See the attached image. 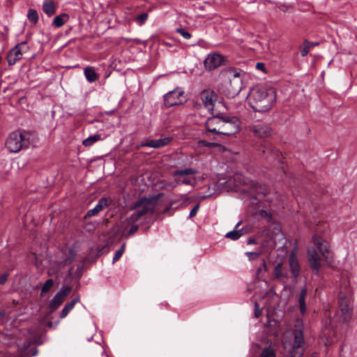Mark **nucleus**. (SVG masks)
<instances>
[{"label": "nucleus", "instance_id": "obj_23", "mask_svg": "<svg viewBox=\"0 0 357 357\" xmlns=\"http://www.w3.org/2000/svg\"><path fill=\"white\" fill-rule=\"evenodd\" d=\"M84 73L86 80L90 83L96 82L99 77L93 67L88 66L85 68Z\"/></svg>", "mask_w": 357, "mask_h": 357}, {"label": "nucleus", "instance_id": "obj_53", "mask_svg": "<svg viewBox=\"0 0 357 357\" xmlns=\"http://www.w3.org/2000/svg\"><path fill=\"white\" fill-rule=\"evenodd\" d=\"M248 244H257V241L254 238H250L248 240Z\"/></svg>", "mask_w": 357, "mask_h": 357}, {"label": "nucleus", "instance_id": "obj_48", "mask_svg": "<svg viewBox=\"0 0 357 357\" xmlns=\"http://www.w3.org/2000/svg\"><path fill=\"white\" fill-rule=\"evenodd\" d=\"M139 229V226L137 225H132L128 231V236H131L134 234Z\"/></svg>", "mask_w": 357, "mask_h": 357}, {"label": "nucleus", "instance_id": "obj_9", "mask_svg": "<svg viewBox=\"0 0 357 357\" xmlns=\"http://www.w3.org/2000/svg\"><path fill=\"white\" fill-rule=\"evenodd\" d=\"M224 57L218 53H211L204 61L205 68L213 70L223 65Z\"/></svg>", "mask_w": 357, "mask_h": 357}, {"label": "nucleus", "instance_id": "obj_12", "mask_svg": "<svg viewBox=\"0 0 357 357\" xmlns=\"http://www.w3.org/2000/svg\"><path fill=\"white\" fill-rule=\"evenodd\" d=\"M250 131H251L255 136L257 137H267L271 135L272 130L271 128L263 123H257L250 126Z\"/></svg>", "mask_w": 357, "mask_h": 357}, {"label": "nucleus", "instance_id": "obj_31", "mask_svg": "<svg viewBox=\"0 0 357 357\" xmlns=\"http://www.w3.org/2000/svg\"><path fill=\"white\" fill-rule=\"evenodd\" d=\"M260 357H275V351L270 346L267 347L263 349Z\"/></svg>", "mask_w": 357, "mask_h": 357}, {"label": "nucleus", "instance_id": "obj_41", "mask_svg": "<svg viewBox=\"0 0 357 357\" xmlns=\"http://www.w3.org/2000/svg\"><path fill=\"white\" fill-rule=\"evenodd\" d=\"M310 46H307L306 44H303V46L300 47L301 54L302 56H306L310 51Z\"/></svg>", "mask_w": 357, "mask_h": 357}, {"label": "nucleus", "instance_id": "obj_55", "mask_svg": "<svg viewBox=\"0 0 357 357\" xmlns=\"http://www.w3.org/2000/svg\"><path fill=\"white\" fill-rule=\"evenodd\" d=\"M52 326H53V323H52V321H48V322L47 323V327H49V328H52Z\"/></svg>", "mask_w": 357, "mask_h": 357}, {"label": "nucleus", "instance_id": "obj_43", "mask_svg": "<svg viewBox=\"0 0 357 357\" xmlns=\"http://www.w3.org/2000/svg\"><path fill=\"white\" fill-rule=\"evenodd\" d=\"M261 313H262L261 309L259 307V305L257 303V302H255V313H254L255 317L257 319L259 318L261 316Z\"/></svg>", "mask_w": 357, "mask_h": 357}, {"label": "nucleus", "instance_id": "obj_11", "mask_svg": "<svg viewBox=\"0 0 357 357\" xmlns=\"http://www.w3.org/2000/svg\"><path fill=\"white\" fill-rule=\"evenodd\" d=\"M201 100L205 107L210 112L216 111L214 109V102L216 101L218 96L216 93L211 90H203L200 94Z\"/></svg>", "mask_w": 357, "mask_h": 357}, {"label": "nucleus", "instance_id": "obj_45", "mask_svg": "<svg viewBox=\"0 0 357 357\" xmlns=\"http://www.w3.org/2000/svg\"><path fill=\"white\" fill-rule=\"evenodd\" d=\"M199 208V204H197L190 211L189 218H192L196 215Z\"/></svg>", "mask_w": 357, "mask_h": 357}, {"label": "nucleus", "instance_id": "obj_30", "mask_svg": "<svg viewBox=\"0 0 357 357\" xmlns=\"http://www.w3.org/2000/svg\"><path fill=\"white\" fill-rule=\"evenodd\" d=\"M27 17L31 22H38V12L32 8H30L27 13Z\"/></svg>", "mask_w": 357, "mask_h": 357}, {"label": "nucleus", "instance_id": "obj_35", "mask_svg": "<svg viewBox=\"0 0 357 357\" xmlns=\"http://www.w3.org/2000/svg\"><path fill=\"white\" fill-rule=\"evenodd\" d=\"M125 244L123 243L121 247L116 251L114 257H113V259H112V261L113 263L116 262V261H118L122 256V255L123 254L124 252V250H125Z\"/></svg>", "mask_w": 357, "mask_h": 357}, {"label": "nucleus", "instance_id": "obj_13", "mask_svg": "<svg viewBox=\"0 0 357 357\" xmlns=\"http://www.w3.org/2000/svg\"><path fill=\"white\" fill-rule=\"evenodd\" d=\"M111 204V201L109 199L106 197H101L98 204L95 206V207L92 209L89 210L86 215H84V218H90L94 215H98L100 212L102 211L105 208H107Z\"/></svg>", "mask_w": 357, "mask_h": 357}, {"label": "nucleus", "instance_id": "obj_24", "mask_svg": "<svg viewBox=\"0 0 357 357\" xmlns=\"http://www.w3.org/2000/svg\"><path fill=\"white\" fill-rule=\"evenodd\" d=\"M262 152L266 158L269 160H275L280 155L279 150L272 146H268V147L265 148Z\"/></svg>", "mask_w": 357, "mask_h": 357}, {"label": "nucleus", "instance_id": "obj_37", "mask_svg": "<svg viewBox=\"0 0 357 357\" xmlns=\"http://www.w3.org/2000/svg\"><path fill=\"white\" fill-rule=\"evenodd\" d=\"M70 291L71 287L63 286L61 288V289L57 292V294L65 299V297L70 293Z\"/></svg>", "mask_w": 357, "mask_h": 357}, {"label": "nucleus", "instance_id": "obj_32", "mask_svg": "<svg viewBox=\"0 0 357 357\" xmlns=\"http://www.w3.org/2000/svg\"><path fill=\"white\" fill-rule=\"evenodd\" d=\"M198 147H208V148H215L219 146V144L216 142H208L206 140L202 139L197 142Z\"/></svg>", "mask_w": 357, "mask_h": 357}, {"label": "nucleus", "instance_id": "obj_16", "mask_svg": "<svg viewBox=\"0 0 357 357\" xmlns=\"http://www.w3.org/2000/svg\"><path fill=\"white\" fill-rule=\"evenodd\" d=\"M273 273V278L277 280L287 279L289 278V270L287 267L283 266L282 262L275 265Z\"/></svg>", "mask_w": 357, "mask_h": 357}, {"label": "nucleus", "instance_id": "obj_29", "mask_svg": "<svg viewBox=\"0 0 357 357\" xmlns=\"http://www.w3.org/2000/svg\"><path fill=\"white\" fill-rule=\"evenodd\" d=\"M172 141L171 137H164L155 139V149L163 147L167 145Z\"/></svg>", "mask_w": 357, "mask_h": 357}, {"label": "nucleus", "instance_id": "obj_42", "mask_svg": "<svg viewBox=\"0 0 357 357\" xmlns=\"http://www.w3.org/2000/svg\"><path fill=\"white\" fill-rule=\"evenodd\" d=\"M76 253L73 250H70L68 252V256L66 259V263H71L75 258Z\"/></svg>", "mask_w": 357, "mask_h": 357}, {"label": "nucleus", "instance_id": "obj_19", "mask_svg": "<svg viewBox=\"0 0 357 357\" xmlns=\"http://www.w3.org/2000/svg\"><path fill=\"white\" fill-rule=\"evenodd\" d=\"M56 5L52 0H45L43 3V10L48 16L52 17L56 13Z\"/></svg>", "mask_w": 357, "mask_h": 357}, {"label": "nucleus", "instance_id": "obj_15", "mask_svg": "<svg viewBox=\"0 0 357 357\" xmlns=\"http://www.w3.org/2000/svg\"><path fill=\"white\" fill-rule=\"evenodd\" d=\"M289 266L294 279L296 280L300 275L301 268L296 256L293 253L289 257Z\"/></svg>", "mask_w": 357, "mask_h": 357}, {"label": "nucleus", "instance_id": "obj_39", "mask_svg": "<svg viewBox=\"0 0 357 357\" xmlns=\"http://www.w3.org/2000/svg\"><path fill=\"white\" fill-rule=\"evenodd\" d=\"M16 47L19 48L20 52L24 54L29 51V47L26 42H22L16 45Z\"/></svg>", "mask_w": 357, "mask_h": 357}, {"label": "nucleus", "instance_id": "obj_10", "mask_svg": "<svg viewBox=\"0 0 357 357\" xmlns=\"http://www.w3.org/2000/svg\"><path fill=\"white\" fill-rule=\"evenodd\" d=\"M307 260L313 273L318 275L321 267V257L315 249L307 250Z\"/></svg>", "mask_w": 357, "mask_h": 357}, {"label": "nucleus", "instance_id": "obj_44", "mask_svg": "<svg viewBox=\"0 0 357 357\" xmlns=\"http://www.w3.org/2000/svg\"><path fill=\"white\" fill-rule=\"evenodd\" d=\"M267 271V267H266V261L264 259H262L261 260V266L258 268L257 271V273L258 274L261 273V272H266Z\"/></svg>", "mask_w": 357, "mask_h": 357}, {"label": "nucleus", "instance_id": "obj_17", "mask_svg": "<svg viewBox=\"0 0 357 357\" xmlns=\"http://www.w3.org/2000/svg\"><path fill=\"white\" fill-rule=\"evenodd\" d=\"M23 54L16 45L12 48L7 54V61L9 66H13L22 58Z\"/></svg>", "mask_w": 357, "mask_h": 357}, {"label": "nucleus", "instance_id": "obj_34", "mask_svg": "<svg viewBox=\"0 0 357 357\" xmlns=\"http://www.w3.org/2000/svg\"><path fill=\"white\" fill-rule=\"evenodd\" d=\"M69 20V15L66 13H62L61 15H56L52 22H66Z\"/></svg>", "mask_w": 357, "mask_h": 357}, {"label": "nucleus", "instance_id": "obj_20", "mask_svg": "<svg viewBox=\"0 0 357 357\" xmlns=\"http://www.w3.org/2000/svg\"><path fill=\"white\" fill-rule=\"evenodd\" d=\"M241 221L238 222L236 226L235 229L232 231L227 232L225 235V237L227 238H230L233 241L238 240L240 237H241L244 232L243 228L238 229L237 228L241 225Z\"/></svg>", "mask_w": 357, "mask_h": 357}, {"label": "nucleus", "instance_id": "obj_40", "mask_svg": "<svg viewBox=\"0 0 357 357\" xmlns=\"http://www.w3.org/2000/svg\"><path fill=\"white\" fill-rule=\"evenodd\" d=\"M148 18L147 13H142L135 17V20L137 22H144Z\"/></svg>", "mask_w": 357, "mask_h": 357}, {"label": "nucleus", "instance_id": "obj_36", "mask_svg": "<svg viewBox=\"0 0 357 357\" xmlns=\"http://www.w3.org/2000/svg\"><path fill=\"white\" fill-rule=\"evenodd\" d=\"M176 32L181 34L185 39H190L191 38L190 33L185 28L180 27L176 29Z\"/></svg>", "mask_w": 357, "mask_h": 357}, {"label": "nucleus", "instance_id": "obj_46", "mask_svg": "<svg viewBox=\"0 0 357 357\" xmlns=\"http://www.w3.org/2000/svg\"><path fill=\"white\" fill-rule=\"evenodd\" d=\"M246 255L248 257L249 260H254L259 257V254L255 252H247Z\"/></svg>", "mask_w": 357, "mask_h": 357}, {"label": "nucleus", "instance_id": "obj_21", "mask_svg": "<svg viewBox=\"0 0 357 357\" xmlns=\"http://www.w3.org/2000/svg\"><path fill=\"white\" fill-rule=\"evenodd\" d=\"M230 84L231 86L234 85V86H233V93L236 95L238 94L242 89L243 84L239 73L234 74L233 79H230Z\"/></svg>", "mask_w": 357, "mask_h": 357}, {"label": "nucleus", "instance_id": "obj_18", "mask_svg": "<svg viewBox=\"0 0 357 357\" xmlns=\"http://www.w3.org/2000/svg\"><path fill=\"white\" fill-rule=\"evenodd\" d=\"M80 302V296H77L74 298L70 302H68L65 304L63 308L60 312L59 317L61 319L65 318L68 313L73 309L75 304Z\"/></svg>", "mask_w": 357, "mask_h": 357}, {"label": "nucleus", "instance_id": "obj_47", "mask_svg": "<svg viewBox=\"0 0 357 357\" xmlns=\"http://www.w3.org/2000/svg\"><path fill=\"white\" fill-rule=\"evenodd\" d=\"M9 275V273H4L3 274H0V284H4L8 280V278Z\"/></svg>", "mask_w": 357, "mask_h": 357}, {"label": "nucleus", "instance_id": "obj_1", "mask_svg": "<svg viewBox=\"0 0 357 357\" xmlns=\"http://www.w3.org/2000/svg\"><path fill=\"white\" fill-rule=\"evenodd\" d=\"M248 102L256 112H266L273 106L276 100V92L271 88L257 85L252 88L248 95Z\"/></svg>", "mask_w": 357, "mask_h": 357}, {"label": "nucleus", "instance_id": "obj_33", "mask_svg": "<svg viewBox=\"0 0 357 357\" xmlns=\"http://www.w3.org/2000/svg\"><path fill=\"white\" fill-rule=\"evenodd\" d=\"M54 284V280L52 279H48L45 281L44 283L42 289H41V295L43 294H45L50 291V289L52 288V287Z\"/></svg>", "mask_w": 357, "mask_h": 357}, {"label": "nucleus", "instance_id": "obj_4", "mask_svg": "<svg viewBox=\"0 0 357 357\" xmlns=\"http://www.w3.org/2000/svg\"><path fill=\"white\" fill-rule=\"evenodd\" d=\"M294 342L291 349L285 357H302L304 353L305 343L303 329H295L293 332Z\"/></svg>", "mask_w": 357, "mask_h": 357}, {"label": "nucleus", "instance_id": "obj_6", "mask_svg": "<svg viewBox=\"0 0 357 357\" xmlns=\"http://www.w3.org/2000/svg\"><path fill=\"white\" fill-rule=\"evenodd\" d=\"M163 100L164 105L167 108L181 105L186 101V98L184 96V91L181 88L178 87L165 94Z\"/></svg>", "mask_w": 357, "mask_h": 357}, {"label": "nucleus", "instance_id": "obj_54", "mask_svg": "<svg viewBox=\"0 0 357 357\" xmlns=\"http://www.w3.org/2000/svg\"><path fill=\"white\" fill-rule=\"evenodd\" d=\"M31 351H32V353H31V356H36V355H37V354H38V350H37V349H36V348H34V349H31Z\"/></svg>", "mask_w": 357, "mask_h": 357}, {"label": "nucleus", "instance_id": "obj_57", "mask_svg": "<svg viewBox=\"0 0 357 357\" xmlns=\"http://www.w3.org/2000/svg\"><path fill=\"white\" fill-rule=\"evenodd\" d=\"M73 269V267H71V268L69 269V271H68V275H69V276L72 275Z\"/></svg>", "mask_w": 357, "mask_h": 357}, {"label": "nucleus", "instance_id": "obj_49", "mask_svg": "<svg viewBox=\"0 0 357 357\" xmlns=\"http://www.w3.org/2000/svg\"><path fill=\"white\" fill-rule=\"evenodd\" d=\"M176 185L179 184H185V185H192V181L190 179L188 178H184L183 180L177 179L176 181Z\"/></svg>", "mask_w": 357, "mask_h": 357}, {"label": "nucleus", "instance_id": "obj_26", "mask_svg": "<svg viewBox=\"0 0 357 357\" xmlns=\"http://www.w3.org/2000/svg\"><path fill=\"white\" fill-rule=\"evenodd\" d=\"M273 8L275 13H278V11H282L283 13H291L293 10L291 5L285 3H282L278 1L277 3H274Z\"/></svg>", "mask_w": 357, "mask_h": 357}, {"label": "nucleus", "instance_id": "obj_50", "mask_svg": "<svg viewBox=\"0 0 357 357\" xmlns=\"http://www.w3.org/2000/svg\"><path fill=\"white\" fill-rule=\"evenodd\" d=\"M304 43L306 44L307 46H310V48L312 47H315L319 45V42H310L307 40H304Z\"/></svg>", "mask_w": 357, "mask_h": 357}, {"label": "nucleus", "instance_id": "obj_3", "mask_svg": "<svg viewBox=\"0 0 357 357\" xmlns=\"http://www.w3.org/2000/svg\"><path fill=\"white\" fill-rule=\"evenodd\" d=\"M156 201V197H142L136 202L131 204L130 205V210H135V211L128 218V220L129 222L133 223L148 213L152 214L154 211V205Z\"/></svg>", "mask_w": 357, "mask_h": 357}, {"label": "nucleus", "instance_id": "obj_25", "mask_svg": "<svg viewBox=\"0 0 357 357\" xmlns=\"http://www.w3.org/2000/svg\"><path fill=\"white\" fill-rule=\"evenodd\" d=\"M307 295V289L306 287H303L299 294L298 297V303H299V310L302 314H304L307 310L306 304H305V298Z\"/></svg>", "mask_w": 357, "mask_h": 357}, {"label": "nucleus", "instance_id": "obj_14", "mask_svg": "<svg viewBox=\"0 0 357 357\" xmlns=\"http://www.w3.org/2000/svg\"><path fill=\"white\" fill-rule=\"evenodd\" d=\"M312 242L322 256L325 257L326 254L328 253L329 250L330 246L328 243L322 237L316 234L312 236Z\"/></svg>", "mask_w": 357, "mask_h": 357}, {"label": "nucleus", "instance_id": "obj_2", "mask_svg": "<svg viewBox=\"0 0 357 357\" xmlns=\"http://www.w3.org/2000/svg\"><path fill=\"white\" fill-rule=\"evenodd\" d=\"M32 132L18 129L10 133L5 146L10 153H17L29 148L31 142Z\"/></svg>", "mask_w": 357, "mask_h": 357}, {"label": "nucleus", "instance_id": "obj_51", "mask_svg": "<svg viewBox=\"0 0 357 357\" xmlns=\"http://www.w3.org/2000/svg\"><path fill=\"white\" fill-rule=\"evenodd\" d=\"M256 68L258 69V70H260L261 71H265V65L264 63L262 62H258L256 64Z\"/></svg>", "mask_w": 357, "mask_h": 357}, {"label": "nucleus", "instance_id": "obj_7", "mask_svg": "<svg viewBox=\"0 0 357 357\" xmlns=\"http://www.w3.org/2000/svg\"><path fill=\"white\" fill-rule=\"evenodd\" d=\"M222 128L221 130V135H232L237 133L240 130V121L236 116H225Z\"/></svg>", "mask_w": 357, "mask_h": 357}, {"label": "nucleus", "instance_id": "obj_8", "mask_svg": "<svg viewBox=\"0 0 357 357\" xmlns=\"http://www.w3.org/2000/svg\"><path fill=\"white\" fill-rule=\"evenodd\" d=\"M338 303L342 312V321L344 322L349 321L351 317L352 312L349 298L345 295V294L340 293L339 294Z\"/></svg>", "mask_w": 357, "mask_h": 357}, {"label": "nucleus", "instance_id": "obj_56", "mask_svg": "<svg viewBox=\"0 0 357 357\" xmlns=\"http://www.w3.org/2000/svg\"><path fill=\"white\" fill-rule=\"evenodd\" d=\"M56 28H59L63 25V24H53Z\"/></svg>", "mask_w": 357, "mask_h": 357}, {"label": "nucleus", "instance_id": "obj_5", "mask_svg": "<svg viewBox=\"0 0 357 357\" xmlns=\"http://www.w3.org/2000/svg\"><path fill=\"white\" fill-rule=\"evenodd\" d=\"M211 117L207 119L205 126L208 132H213L217 135H221V130L225 114L220 113V111L211 112Z\"/></svg>", "mask_w": 357, "mask_h": 357}, {"label": "nucleus", "instance_id": "obj_52", "mask_svg": "<svg viewBox=\"0 0 357 357\" xmlns=\"http://www.w3.org/2000/svg\"><path fill=\"white\" fill-rule=\"evenodd\" d=\"M264 5H266L267 3H271L274 6V3H277V1H273L272 0H260Z\"/></svg>", "mask_w": 357, "mask_h": 357}, {"label": "nucleus", "instance_id": "obj_28", "mask_svg": "<svg viewBox=\"0 0 357 357\" xmlns=\"http://www.w3.org/2000/svg\"><path fill=\"white\" fill-rule=\"evenodd\" d=\"M100 139V135H94L92 136H89L86 139H84L82 142V144L84 146H91L93 145L95 142H98Z\"/></svg>", "mask_w": 357, "mask_h": 357}, {"label": "nucleus", "instance_id": "obj_27", "mask_svg": "<svg viewBox=\"0 0 357 357\" xmlns=\"http://www.w3.org/2000/svg\"><path fill=\"white\" fill-rule=\"evenodd\" d=\"M197 170L194 168H185L184 169H179L172 172L173 177L183 176L185 175H195Z\"/></svg>", "mask_w": 357, "mask_h": 357}, {"label": "nucleus", "instance_id": "obj_22", "mask_svg": "<svg viewBox=\"0 0 357 357\" xmlns=\"http://www.w3.org/2000/svg\"><path fill=\"white\" fill-rule=\"evenodd\" d=\"M64 300L65 299L63 297H61L56 293L50 302L49 308L50 310V312H53L56 310H57L63 303Z\"/></svg>", "mask_w": 357, "mask_h": 357}, {"label": "nucleus", "instance_id": "obj_58", "mask_svg": "<svg viewBox=\"0 0 357 357\" xmlns=\"http://www.w3.org/2000/svg\"><path fill=\"white\" fill-rule=\"evenodd\" d=\"M176 185H174V184H172V188H174L176 187Z\"/></svg>", "mask_w": 357, "mask_h": 357}, {"label": "nucleus", "instance_id": "obj_38", "mask_svg": "<svg viewBox=\"0 0 357 357\" xmlns=\"http://www.w3.org/2000/svg\"><path fill=\"white\" fill-rule=\"evenodd\" d=\"M139 147H144V146H148V147H151V148H154L155 149V139H146L144 142H142L139 146Z\"/></svg>", "mask_w": 357, "mask_h": 357}]
</instances>
